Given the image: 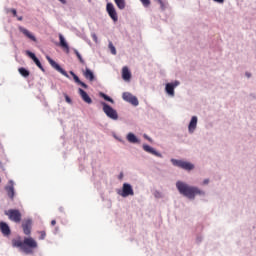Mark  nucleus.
<instances>
[{
  "instance_id": "1",
  "label": "nucleus",
  "mask_w": 256,
  "mask_h": 256,
  "mask_svg": "<svg viewBox=\"0 0 256 256\" xmlns=\"http://www.w3.org/2000/svg\"><path fill=\"white\" fill-rule=\"evenodd\" d=\"M12 247H17L20 249V251H23V253H26V255H31L33 253L34 249H37L38 244L35 239L32 237H26L23 241L20 239H14L12 240Z\"/></svg>"
},
{
  "instance_id": "2",
  "label": "nucleus",
  "mask_w": 256,
  "mask_h": 256,
  "mask_svg": "<svg viewBox=\"0 0 256 256\" xmlns=\"http://www.w3.org/2000/svg\"><path fill=\"white\" fill-rule=\"evenodd\" d=\"M176 187L180 193V195H183L184 197H187L188 199H195L196 195H205V192L199 189L195 186H189L185 182L178 181L176 183Z\"/></svg>"
},
{
  "instance_id": "3",
  "label": "nucleus",
  "mask_w": 256,
  "mask_h": 256,
  "mask_svg": "<svg viewBox=\"0 0 256 256\" xmlns=\"http://www.w3.org/2000/svg\"><path fill=\"white\" fill-rule=\"evenodd\" d=\"M4 215H6L9 221H12L13 223H21V219H23V214H21L19 209L6 210L4 211Z\"/></svg>"
},
{
  "instance_id": "4",
  "label": "nucleus",
  "mask_w": 256,
  "mask_h": 256,
  "mask_svg": "<svg viewBox=\"0 0 256 256\" xmlns=\"http://www.w3.org/2000/svg\"><path fill=\"white\" fill-rule=\"evenodd\" d=\"M171 163L174 165V167H179L180 169H184L185 171H192V169H195V166L191 162L171 159Z\"/></svg>"
},
{
  "instance_id": "5",
  "label": "nucleus",
  "mask_w": 256,
  "mask_h": 256,
  "mask_svg": "<svg viewBox=\"0 0 256 256\" xmlns=\"http://www.w3.org/2000/svg\"><path fill=\"white\" fill-rule=\"evenodd\" d=\"M102 107L105 115L114 121L119 119V114H117V110L113 109V107L109 106L107 103L102 102Z\"/></svg>"
},
{
  "instance_id": "6",
  "label": "nucleus",
  "mask_w": 256,
  "mask_h": 256,
  "mask_svg": "<svg viewBox=\"0 0 256 256\" xmlns=\"http://www.w3.org/2000/svg\"><path fill=\"white\" fill-rule=\"evenodd\" d=\"M121 197H129L135 195V192L133 191V186L128 183H124L122 186V191L119 193Z\"/></svg>"
},
{
  "instance_id": "7",
  "label": "nucleus",
  "mask_w": 256,
  "mask_h": 256,
  "mask_svg": "<svg viewBox=\"0 0 256 256\" xmlns=\"http://www.w3.org/2000/svg\"><path fill=\"white\" fill-rule=\"evenodd\" d=\"M46 59L50 63L51 67H53V69L58 71V73H61V75H64V77H69V74H67V71L63 70V68H61V66L57 64V62L51 59V57L46 56Z\"/></svg>"
},
{
  "instance_id": "8",
  "label": "nucleus",
  "mask_w": 256,
  "mask_h": 256,
  "mask_svg": "<svg viewBox=\"0 0 256 256\" xmlns=\"http://www.w3.org/2000/svg\"><path fill=\"white\" fill-rule=\"evenodd\" d=\"M122 99L124 101H127L128 103H131V105H134L135 107H137V105H139V100L137 99V97L133 96V94H131L129 92H124L122 94Z\"/></svg>"
},
{
  "instance_id": "9",
  "label": "nucleus",
  "mask_w": 256,
  "mask_h": 256,
  "mask_svg": "<svg viewBox=\"0 0 256 256\" xmlns=\"http://www.w3.org/2000/svg\"><path fill=\"white\" fill-rule=\"evenodd\" d=\"M179 81H174L173 83H167L165 87L166 93L170 95V97H175V87H178Z\"/></svg>"
},
{
  "instance_id": "10",
  "label": "nucleus",
  "mask_w": 256,
  "mask_h": 256,
  "mask_svg": "<svg viewBox=\"0 0 256 256\" xmlns=\"http://www.w3.org/2000/svg\"><path fill=\"white\" fill-rule=\"evenodd\" d=\"M5 191L10 199L15 197V183L13 180H9L8 185L5 187Z\"/></svg>"
},
{
  "instance_id": "11",
  "label": "nucleus",
  "mask_w": 256,
  "mask_h": 256,
  "mask_svg": "<svg viewBox=\"0 0 256 256\" xmlns=\"http://www.w3.org/2000/svg\"><path fill=\"white\" fill-rule=\"evenodd\" d=\"M106 9L109 17H111V19L114 21H118L117 11L115 10V6H113V4L111 3H108L106 6Z\"/></svg>"
},
{
  "instance_id": "12",
  "label": "nucleus",
  "mask_w": 256,
  "mask_h": 256,
  "mask_svg": "<svg viewBox=\"0 0 256 256\" xmlns=\"http://www.w3.org/2000/svg\"><path fill=\"white\" fill-rule=\"evenodd\" d=\"M33 225V221L31 219H27L22 223V229L24 235H31V227Z\"/></svg>"
},
{
  "instance_id": "13",
  "label": "nucleus",
  "mask_w": 256,
  "mask_h": 256,
  "mask_svg": "<svg viewBox=\"0 0 256 256\" xmlns=\"http://www.w3.org/2000/svg\"><path fill=\"white\" fill-rule=\"evenodd\" d=\"M26 54L28 55V57H30V59H32V61H34L35 65H37V67L41 71H45V68H43V65L41 64V61H39V58H37V56H35V53H33L31 51H26Z\"/></svg>"
},
{
  "instance_id": "14",
  "label": "nucleus",
  "mask_w": 256,
  "mask_h": 256,
  "mask_svg": "<svg viewBox=\"0 0 256 256\" xmlns=\"http://www.w3.org/2000/svg\"><path fill=\"white\" fill-rule=\"evenodd\" d=\"M0 231L4 237H9V235H11V228L6 222H0Z\"/></svg>"
},
{
  "instance_id": "15",
  "label": "nucleus",
  "mask_w": 256,
  "mask_h": 256,
  "mask_svg": "<svg viewBox=\"0 0 256 256\" xmlns=\"http://www.w3.org/2000/svg\"><path fill=\"white\" fill-rule=\"evenodd\" d=\"M78 93L85 103H88V105H91V103H93V100L91 99V97H89V94H87L85 90L79 88Z\"/></svg>"
},
{
  "instance_id": "16",
  "label": "nucleus",
  "mask_w": 256,
  "mask_h": 256,
  "mask_svg": "<svg viewBox=\"0 0 256 256\" xmlns=\"http://www.w3.org/2000/svg\"><path fill=\"white\" fill-rule=\"evenodd\" d=\"M143 150L146 151V153H150L151 155H155V157H163L161 153L157 152L153 147L144 144L143 145Z\"/></svg>"
},
{
  "instance_id": "17",
  "label": "nucleus",
  "mask_w": 256,
  "mask_h": 256,
  "mask_svg": "<svg viewBox=\"0 0 256 256\" xmlns=\"http://www.w3.org/2000/svg\"><path fill=\"white\" fill-rule=\"evenodd\" d=\"M19 31L20 33H23V35H25V37H28V39H31V41L36 42L37 38L31 34V32H29V30H27V28H23L22 26L19 27Z\"/></svg>"
},
{
  "instance_id": "18",
  "label": "nucleus",
  "mask_w": 256,
  "mask_h": 256,
  "mask_svg": "<svg viewBox=\"0 0 256 256\" xmlns=\"http://www.w3.org/2000/svg\"><path fill=\"white\" fill-rule=\"evenodd\" d=\"M83 75L85 79H88V81H95V74H93V71H91V69L86 68L85 71H83Z\"/></svg>"
},
{
  "instance_id": "19",
  "label": "nucleus",
  "mask_w": 256,
  "mask_h": 256,
  "mask_svg": "<svg viewBox=\"0 0 256 256\" xmlns=\"http://www.w3.org/2000/svg\"><path fill=\"white\" fill-rule=\"evenodd\" d=\"M122 78L124 81H129L131 79V72L129 71V68L127 66H124L122 68Z\"/></svg>"
},
{
  "instance_id": "20",
  "label": "nucleus",
  "mask_w": 256,
  "mask_h": 256,
  "mask_svg": "<svg viewBox=\"0 0 256 256\" xmlns=\"http://www.w3.org/2000/svg\"><path fill=\"white\" fill-rule=\"evenodd\" d=\"M188 129H189L190 133H193V131H195V129H197V116H193L191 118Z\"/></svg>"
},
{
  "instance_id": "21",
  "label": "nucleus",
  "mask_w": 256,
  "mask_h": 256,
  "mask_svg": "<svg viewBox=\"0 0 256 256\" xmlns=\"http://www.w3.org/2000/svg\"><path fill=\"white\" fill-rule=\"evenodd\" d=\"M59 40L60 47H62V49H65L66 53H69V44H67V41H65V37H63L62 34H59Z\"/></svg>"
},
{
  "instance_id": "22",
  "label": "nucleus",
  "mask_w": 256,
  "mask_h": 256,
  "mask_svg": "<svg viewBox=\"0 0 256 256\" xmlns=\"http://www.w3.org/2000/svg\"><path fill=\"white\" fill-rule=\"evenodd\" d=\"M70 75H72L75 83H77L78 85H81V87H83L84 89H87V84H85L84 82H82L80 79H79V76L76 75L75 73H73V71H70Z\"/></svg>"
},
{
  "instance_id": "23",
  "label": "nucleus",
  "mask_w": 256,
  "mask_h": 256,
  "mask_svg": "<svg viewBox=\"0 0 256 256\" xmlns=\"http://www.w3.org/2000/svg\"><path fill=\"white\" fill-rule=\"evenodd\" d=\"M126 139L129 143H139V139L133 133H128Z\"/></svg>"
},
{
  "instance_id": "24",
  "label": "nucleus",
  "mask_w": 256,
  "mask_h": 256,
  "mask_svg": "<svg viewBox=\"0 0 256 256\" xmlns=\"http://www.w3.org/2000/svg\"><path fill=\"white\" fill-rule=\"evenodd\" d=\"M118 9H125V0H114Z\"/></svg>"
},
{
  "instance_id": "25",
  "label": "nucleus",
  "mask_w": 256,
  "mask_h": 256,
  "mask_svg": "<svg viewBox=\"0 0 256 256\" xmlns=\"http://www.w3.org/2000/svg\"><path fill=\"white\" fill-rule=\"evenodd\" d=\"M18 71H19L20 75H22V77H29V74H30L29 70L21 67L18 69Z\"/></svg>"
},
{
  "instance_id": "26",
  "label": "nucleus",
  "mask_w": 256,
  "mask_h": 256,
  "mask_svg": "<svg viewBox=\"0 0 256 256\" xmlns=\"http://www.w3.org/2000/svg\"><path fill=\"white\" fill-rule=\"evenodd\" d=\"M157 3H159L162 11H165V7H167V1L166 0H155Z\"/></svg>"
},
{
  "instance_id": "27",
  "label": "nucleus",
  "mask_w": 256,
  "mask_h": 256,
  "mask_svg": "<svg viewBox=\"0 0 256 256\" xmlns=\"http://www.w3.org/2000/svg\"><path fill=\"white\" fill-rule=\"evenodd\" d=\"M108 47H109L112 55H117V49H115V46L113 45V42H109Z\"/></svg>"
},
{
  "instance_id": "28",
  "label": "nucleus",
  "mask_w": 256,
  "mask_h": 256,
  "mask_svg": "<svg viewBox=\"0 0 256 256\" xmlns=\"http://www.w3.org/2000/svg\"><path fill=\"white\" fill-rule=\"evenodd\" d=\"M100 96H102L105 101H109V103H115V101L105 93H100Z\"/></svg>"
},
{
  "instance_id": "29",
  "label": "nucleus",
  "mask_w": 256,
  "mask_h": 256,
  "mask_svg": "<svg viewBox=\"0 0 256 256\" xmlns=\"http://www.w3.org/2000/svg\"><path fill=\"white\" fill-rule=\"evenodd\" d=\"M74 53L76 55V57H78L80 63H85V60H83V57L81 56V54L79 53V51H77V49H74Z\"/></svg>"
},
{
  "instance_id": "30",
  "label": "nucleus",
  "mask_w": 256,
  "mask_h": 256,
  "mask_svg": "<svg viewBox=\"0 0 256 256\" xmlns=\"http://www.w3.org/2000/svg\"><path fill=\"white\" fill-rule=\"evenodd\" d=\"M144 7H149L151 5V0H140Z\"/></svg>"
},
{
  "instance_id": "31",
  "label": "nucleus",
  "mask_w": 256,
  "mask_h": 256,
  "mask_svg": "<svg viewBox=\"0 0 256 256\" xmlns=\"http://www.w3.org/2000/svg\"><path fill=\"white\" fill-rule=\"evenodd\" d=\"M39 234H40L39 239L41 241H43V239H45V237H47V233L45 231H40Z\"/></svg>"
},
{
  "instance_id": "32",
  "label": "nucleus",
  "mask_w": 256,
  "mask_h": 256,
  "mask_svg": "<svg viewBox=\"0 0 256 256\" xmlns=\"http://www.w3.org/2000/svg\"><path fill=\"white\" fill-rule=\"evenodd\" d=\"M65 101H66L67 103H72L70 97H69L67 94H65Z\"/></svg>"
},
{
  "instance_id": "33",
  "label": "nucleus",
  "mask_w": 256,
  "mask_h": 256,
  "mask_svg": "<svg viewBox=\"0 0 256 256\" xmlns=\"http://www.w3.org/2000/svg\"><path fill=\"white\" fill-rule=\"evenodd\" d=\"M11 13H12V15H13L14 17H17V10L12 9V10H11Z\"/></svg>"
},
{
  "instance_id": "34",
  "label": "nucleus",
  "mask_w": 256,
  "mask_h": 256,
  "mask_svg": "<svg viewBox=\"0 0 256 256\" xmlns=\"http://www.w3.org/2000/svg\"><path fill=\"white\" fill-rule=\"evenodd\" d=\"M215 3H220V4H222V3H225V0H213Z\"/></svg>"
},
{
  "instance_id": "35",
  "label": "nucleus",
  "mask_w": 256,
  "mask_h": 256,
  "mask_svg": "<svg viewBox=\"0 0 256 256\" xmlns=\"http://www.w3.org/2000/svg\"><path fill=\"white\" fill-rule=\"evenodd\" d=\"M203 185H209V179H205V180L203 181Z\"/></svg>"
},
{
  "instance_id": "36",
  "label": "nucleus",
  "mask_w": 256,
  "mask_h": 256,
  "mask_svg": "<svg viewBox=\"0 0 256 256\" xmlns=\"http://www.w3.org/2000/svg\"><path fill=\"white\" fill-rule=\"evenodd\" d=\"M51 225H52V227H55V225H57V221L52 220V221H51Z\"/></svg>"
},
{
  "instance_id": "37",
  "label": "nucleus",
  "mask_w": 256,
  "mask_h": 256,
  "mask_svg": "<svg viewBox=\"0 0 256 256\" xmlns=\"http://www.w3.org/2000/svg\"><path fill=\"white\" fill-rule=\"evenodd\" d=\"M144 139H147L148 141H151V138H149V136H147V134H144Z\"/></svg>"
},
{
  "instance_id": "38",
  "label": "nucleus",
  "mask_w": 256,
  "mask_h": 256,
  "mask_svg": "<svg viewBox=\"0 0 256 256\" xmlns=\"http://www.w3.org/2000/svg\"><path fill=\"white\" fill-rule=\"evenodd\" d=\"M60 3H62L63 5H66L67 4V1L66 0H59Z\"/></svg>"
},
{
  "instance_id": "39",
  "label": "nucleus",
  "mask_w": 256,
  "mask_h": 256,
  "mask_svg": "<svg viewBox=\"0 0 256 256\" xmlns=\"http://www.w3.org/2000/svg\"><path fill=\"white\" fill-rule=\"evenodd\" d=\"M17 19L18 21H23V16H19Z\"/></svg>"
},
{
  "instance_id": "40",
  "label": "nucleus",
  "mask_w": 256,
  "mask_h": 256,
  "mask_svg": "<svg viewBox=\"0 0 256 256\" xmlns=\"http://www.w3.org/2000/svg\"><path fill=\"white\" fill-rule=\"evenodd\" d=\"M119 179H123V173L120 174Z\"/></svg>"
},
{
  "instance_id": "41",
  "label": "nucleus",
  "mask_w": 256,
  "mask_h": 256,
  "mask_svg": "<svg viewBox=\"0 0 256 256\" xmlns=\"http://www.w3.org/2000/svg\"><path fill=\"white\" fill-rule=\"evenodd\" d=\"M246 75H247V77H251V74H249V73H246Z\"/></svg>"
},
{
  "instance_id": "42",
  "label": "nucleus",
  "mask_w": 256,
  "mask_h": 256,
  "mask_svg": "<svg viewBox=\"0 0 256 256\" xmlns=\"http://www.w3.org/2000/svg\"><path fill=\"white\" fill-rule=\"evenodd\" d=\"M94 39H95V41H97V36L94 35Z\"/></svg>"
},
{
  "instance_id": "43",
  "label": "nucleus",
  "mask_w": 256,
  "mask_h": 256,
  "mask_svg": "<svg viewBox=\"0 0 256 256\" xmlns=\"http://www.w3.org/2000/svg\"><path fill=\"white\" fill-rule=\"evenodd\" d=\"M0 183H1V178H0Z\"/></svg>"
}]
</instances>
